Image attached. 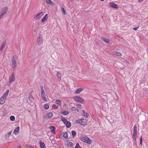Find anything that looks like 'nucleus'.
<instances>
[{"label": "nucleus", "mask_w": 148, "mask_h": 148, "mask_svg": "<svg viewBox=\"0 0 148 148\" xmlns=\"http://www.w3.org/2000/svg\"><path fill=\"white\" fill-rule=\"evenodd\" d=\"M10 134H11V132H9V133H8V134L9 135H10Z\"/></svg>", "instance_id": "nucleus-51"}, {"label": "nucleus", "mask_w": 148, "mask_h": 148, "mask_svg": "<svg viewBox=\"0 0 148 148\" xmlns=\"http://www.w3.org/2000/svg\"><path fill=\"white\" fill-rule=\"evenodd\" d=\"M109 4L110 6L112 8L115 9H118V8L117 5L113 2L109 3Z\"/></svg>", "instance_id": "nucleus-9"}, {"label": "nucleus", "mask_w": 148, "mask_h": 148, "mask_svg": "<svg viewBox=\"0 0 148 148\" xmlns=\"http://www.w3.org/2000/svg\"><path fill=\"white\" fill-rule=\"evenodd\" d=\"M46 2L47 4H50L51 5H53L54 4L53 1L51 0H46Z\"/></svg>", "instance_id": "nucleus-17"}, {"label": "nucleus", "mask_w": 148, "mask_h": 148, "mask_svg": "<svg viewBox=\"0 0 148 148\" xmlns=\"http://www.w3.org/2000/svg\"><path fill=\"white\" fill-rule=\"evenodd\" d=\"M3 15L1 14V15H0V19L2 17Z\"/></svg>", "instance_id": "nucleus-46"}, {"label": "nucleus", "mask_w": 148, "mask_h": 148, "mask_svg": "<svg viewBox=\"0 0 148 148\" xmlns=\"http://www.w3.org/2000/svg\"><path fill=\"white\" fill-rule=\"evenodd\" d=\"M8 10V8L7 7L3 8L1 11V14L3 15L7 13Z\"/></svg>", "instance_id": "nucleus-8"}, {"label": "nucleus", "mask_w": 148, "mask_h": 148, "mask_svg": "<svg viewBox=\"0 0 148 148\" xmlns=\"http://www.w3.org/2000/svg\"><path fill=\"white\" fill-rule=\"evenodd\" d=\"M5 99L3 98H1L0 99V104L1 105L3 104L5 102Z\"/></svg>", "instance_id": "nucleus-25"}, {"label": "nucleus", "mask_w": 148, "mask_h": 148, "mask_svg": "<svg viewBox=\"0 0 148 148\" xmlns=\"http://www.w3.org/2000/svg\"><path fill=\"white\" fill-rule=\"evenodd\" d=\"M66 126L68 127H70L71 126V124L70 122L68 121L66 123Z\"/></svg>", "instance_id": "nucleus-31"}, {"label": "nucleus", "mask_w": 148, "mask_h": 148, "mask_svg": "<svg viewBox=\"0 0 148 148\" xmlns=\"http://www.w3.org/2000/svg\"><path fill=\"white\" fill-rule=\"evenodd\" d=\"M84 89V88H81L77 89L75 91V94H78L80 92Z\"/></svg>", "instance_id": "nucleus-13"}, {"label": "nucleus", "mask_w": 148, "mask_h": 148, "mask_svg": "<svg viewBox=\"0 0 148 148\" xmlns=\"http://www.w3.org/2000/svg\"><path fill=\"white\" fill-rule=\"evenodd\" d=\"M29 148H34V147L32 146H30L29 147Z\"/></svg>", "instance_id": "nucleus-49"}, {"label": "nucleus", "mask_w": 148, "mask_h": 148, "mask_svg": "<svg viewBox=\"0 0 148 148\" xmlns=\"http://www.w3.org/2000/svg\"><path fill=\"white\" fill-rule=\"evenodd\" d=\"M12 63L13 68V69H15L17 66V63L16 62V59L14 56H13L12 58Z\"/></svg>", "instance_id": "nucleus-6"}, {"label": "nucleus", "mask_w": 148, "mask_h": 148, "mask_svg": "<svg viewBox=\"0 0 148 148\" xmlns=\"http://www.w3.org/2000/svg\"><path fill=\"white\" fill-rule=\"evenodd\" d=\"M44 15L43 12H40L36 14L34 17V18L36 20L40 19Z\"/></svg>", "instance_id": "nucleus-5"}, {"label": "nucleus", "mask_w": 148, "mask_h": 148, "mask_svg": "<svg viewBox=\"0 0 148 148\" xmlns=\"http://www.w3.org/2000/svg\"><path fill=\"white\" fill-rule=\"evenodd\" d=\"M29 101L32 102H33L34 100V99L33 96L30 94H29Z\"/></svg>", "instance_id": "nucleus-23"}, {"label": "nucleus", "mask_w": 148, "mask_h": 148, "mask_svg": "<svg viewBox=\"0 0 148 148\" xmlns=\"http://www.w3.org/2000/svg\"><path fill=\"white\" fill-rule=\"evenodd\" d=\"M48 18V14H47L43 17L41 19V21L42 23H44L47 21Z\"/></svg>", "instance_id": "nucleus-11"}, {"label": "nucleus", "mask_w": 148, "mask_h": 148, "mask_svg": "<svg viewBox=\"0 0 148 148\" xmlns=\"http://www.w3.org/2000/svg\"><path fill=\"white\" fill-rule=\"evenodd\" d=\"M73 145V143L72 142H69L68 144V145L70 146H71Z\"/></svg>", "instance_id": "nucleus-40"}, {"label": "nucleus", "mask_w": 148, "mask_h": 148, "mask_svg": "<svg viewBox=\"0 0 148 148\" xmlns=\"http://www.w3.org/2000/svg\"><path fill=\"white\" fill-rule=\"evenodd\" d=\"M75 148H81V147H80L79 144L78 143L76 144L75 147Z\"/></svg>", "instance_id": "nucleus-38"}, {"label": "nucleus", "mask_w": 148, "mask_h": 148, "mask_svg": "<svg viewBox=\"0 0 148 148\" xmlns=\"http://www.w3.org/2000/svg\"><path fill=\"white\" fill-rule=\"evenodd\" d=\"M73 99L75 101L79 103H83L84 102V100L80 97L78 96L73 97Z\"/></svg>", "instance_id": "nucleus-2"}, {"label": "nucleus", "mask_w": 148, "mask_h": 148, "mask_svg": "<svg viewBox=\"0 0 148 148\" xmlns=\"http://www.w3.org/2000/svg\"><path fill=\"white\" fill-rule=\"evenodd\" d=\"M81 105L80 104H78L77 105V107L80 109H81Z\"/></svg>", "instance_id": "nucleus-42"}, {"label": "nucleus", "mask_w": 148, "mask_h": 148, "mask_svg": "<svg viewBox=\"0 0 148 148\" xmlns=\"http://www.w3.org/2000/svg\"><path fill=\"white\" fill-rule=\"evenodd\" d=\"M41 95L45 94V90L43 86H40Z\"/></svg>", "instance_id": "nucleus-12"}, {"label": "nucleus", "mask_w": 148, "mask_h": 148, "mask_svg": "<svg viewBox=\"0 0 148 148\" xmlns=\"http://www.w3.org/2000/svg\"><path fill=\"white\" fill-rule=\"evenodd\" d=\"M82 112L83 116H84L86 118H87L89 116L87 112H85L84 110H82Z\"/></svg>", "instance_id": "nucleus-24"}, {"label": "nucleus", "mask_w": 148, "mask_h": 148, "mask_svg": "<svg viewBox=\"0 0 148 148\" xmlns=\"http://www.w3.org/2000/svg\"><path fill=\"white\" fill-rule=\"evenodd\" d=\"M55 103L59 105H61L62 104V103L61 101L59 100H56L55 102Z\"/></svg>", "instance_id": "nucleus-26"}, {"label": "nucleus", "mask_w": 148, "mask_h": 148, "mask_svg": "<svg viewBox=\"0 0 148 148\" xmlns=\"http://www.w3.org/2000/svg\"><path fill=\"white\" fill-rule=\"evenodd\" d=\"M76 108V107H72L71 108V110L72 111H75V110Z\"/></svg>", "instance_id": "nucleus-41"}, {"label": "nucleus", "mask_w": 148, "mask_h": 148, "mask_svg": "<svg viewBox=\"0 0 148 148\" xmlns=\"http://www.w3.org/2000/svg\"><path fill=\"white\" fill-rule=\"evenodd\" d=\"M44 108L45 109L48 110L49 108V106L48 104H46L44 105Z\"/></svg>", "instance_id": "nucleus-28"}, {"label": "nucleus", "mask_w": 148, "mask_h": 148, "mask_svg": "<svg viewBox=\"0 0 148 148\" xmlns=\"http://www.w3.org/2000/svg\"><path fill=\"white\" fill-rule=\"evenodd\" d=\"M43 40L41 35L39 36L37 39V42L38 45H40L43 44Z\"/></svg>", "instance_id": "nucleus-4"}, {"label": "nucleus", "mask_w": 148, "mask_h": 148, "mask_svg": "<svg viewBox=\"0 0 148 148\" xmlns=\"http://www.w3.org/2000/svg\"><path fill=\"white\" fill-rule=\"evenodd\" d=\"M75 110H76L77 112H79V111L78 109L77 108H76Z\"/></svg>", "instance_id": "nucleus-45"}, {"label": "nucleus", "mask_w": 148, "mask_h": 148, "mask_svg": "<svg viewBox=\"0 0 148 148\" xmlns=\"http://www.w3.org/2000/svg\"><path fill=\"white\" fill-rule=\"evenodd\" d=\"M19 130V127H17L14 130L13 133L15 135L18 134V132Z\"/></svg>", "instance_id": "nucleus-18"}, {"label": "nucleus", "mask_w": 148, "mask_h": 148, "mask_svg": "<svg viewBox=\"0 0 148 148\" xmlns=\"http://www.w3.org/2000/svg\"><path fill=\"white\" fill-rule=\"evenodd\" d=\"M80 140L82 141L89 144H90L92 143L91 140L86 136L80 137Z\"/></svg>", "instance_id": "nucleus-1"}, {"label": "nucleus", "mask_w": 148, "mask_h": 148, "mask_svg": "<svg viewBox=\"0 0 148 148\" xmlns=\"http://www.w3.org/2000/svg\"><path fill=\"white\" fill-rule=\"evenodd\" d=\"M61 11L64 15H66V12L63 8H62L61 9Z\"/></svg>", "instance_id": "nucleus-34"}, {"label": "nucleus", "mask_w": 148, "mask_h": 148, "mask_svg": "<svg viewBox=\"0 0 148 148\" xmlns=\"http://www.w3.org/2000/svg\"><path fill=\"white\" fill-rule=\"evenodd\" d=\"M71 133L73 137H74L76 134V132L75 131L73 130L72 131Z\"/></svg>", "instance_id": "nucleus-35"}, {"label": "nucleus", "mask_w": 148, "mask_h": 148, "mask_svg": "<svg viewBox=\"0 0 148 148\" xmlns=\"http://www.w3.org/2000/svg\"><path fill=\"white\" fill-rule=\"evenodd\" d=\"M10 119L12 121H14L15 120V117L14 116H11L10 117Z\"/></svg>", "instance_id": "nucleus-30"}, {"label": "nucleus", "mask_w": 148, "mask_h": 148, "mask_svg": "<svg viewBox=\"0 0 148 148\" xmlns=\"http://www.w3.org/2000/svg\"><path fill=\"white\" fill-rule=\"evenodd\" d=\"M137 134V132H133V139H136V136Z\"/></svg>", "instance_id": "nucleus-29"}, {"label": "nucleus", "mask_w": 148, "mask_h": 148, "mask_svg": "<svg viewBox=\"0 0 148 148\" xmlns=\"http://www.w3.org/2000/svg\"><path fill=\"white\" fill-rule=\"evenodd\" d=\"M40 147L41 148H46L45 145L44 143L40 142Z\"/></svg>", "instance_id": "nucleus-27"}, {"label": "nucleus", "mask_w": 148, "mask_h": 148, "mask_svg": "<svg viewBox=\"0 0 148 148\" xmlns=\"http://www.w3.org/2000/svg\"><path fill=\"white\" fill-rule=\"evenodd\" d=\"M142 142H141V141H140V144L141 145H142Z\"/></svg>", "instance_id": "nucleus-50"}, {"label": "nucleus", "mask_w": 148, "mask_h": 148, "mask_svg": "<svg viewBox=\"0 0 148 148\" xmlns=\"http://www.w3.org/2000/svg\"><path fill=\"white\" fill-rule=\"evenodd\" d=\"M100 1H104L105 0H100Z\"/></svg>", "instance_id": "nucleus-52"}, {"label": "nucleus", "mask_w": 148, "mask_h": 148, "mask_svg": "<svg viewBox=\"0 0 148 148\" xmlns=\"http://www.w3.org/2000/svg\"><path fill=\"white\" fill-rule=\"evenodd\" d=\"M68 133H65L63 135V137L65 138H67L68 137Z\"/></svg>", "instance_id": "nucleus-33"}, {"label": "nucleus", "mask_w": 148, "mask_h": 148, "mask_svg": "<svg viewBox=\"0 0 148 148\" xmlns=\"http://www.w3.org/2000/svg\"><path fill=\"white\" fill-rule=\"evenodd\" d=\"M6 45V42L5 41L4 42H3L1 45V46L0 50L1 51H2L3 49L4 48L5 46V45Z\"/></svg>", "instance_id": "nucleus-19"}, {"label": "nucleus", "mask_w": 148, "mask_h": 148, "mask_svg": "<svg viewBox=\"0 0 148 148\" xmlns=\"http://www.w3.org/2000/svg\"><path fill=\"white\" fill-rule=\"evenodd\" d=\"M76 123L80 124L82 125H85L87 123V121L86 119H82L76 120L75 121Z\"/></svg>", "instance_id": "nucleus-3"}, {"label": "nucleus", "mask_w": 148, "mask_h": 148, "mask_svg": "<svg viewBox=\"0 0 148 148\" xmlns=\"http://www.w3.org/2000/svg\"><path fill=\"white\" fill-rule=\"evenodd\" d=\"M138 28L135 27V28H133V29L134 30H136Z\"/></svg>", "instance_id": "nucleus-44"}, {"label": "nucleus", "mask_w": 148, "mask_h": 148, "mask_svg": "<svg viewBox=\"0 0 148 148\" xmlns=\"http://www.w3.org/2000/svg\"><path fill=\"white\" fill-rule=\"evenodd\" d=\"M15 79L14 74L13 73H12L9 77V82L10 83V84L11 82H14Z\"/></svg>", "instance_id": "nucleus-7"}, {"label": "nucleus", "mask_w": 148, "mask_h": 148, "mask_svg": "<svg viewBox=\"0 0 148 148\" xmlns=\"http://www.w3.org/2000/svg\"><path fill=\"white\" fill-rule=\"evenodd\" d=\"M133 132H137V127L134 125L133 127Z\"/></svg>", "instance_id": "nucleus-36"}, {"label": "nucleus", "mask_w": 148, "mask_h": 148, "mask_svg": "<svg viewBox=\"0 0 148 148\" xmlns=\"http://www.w3.org/2000/svg\"><path fill=\"white\" fill-rule=\"evenodd\" d=\"M9 91V90H7L6 92L1 97L5 99L8 95Z\"/></svg>", "instance_id": "nucleus-14"}, {"label": "nucleus", "mask_w": 148, "mask_h": 148, "mask_svg": "<svg viewBox=\"0 0 148 148\" xmlns=\"http://www.w3.org/2000/svg\"><path fill=\"white\" fill-rule=\"evenodd\" d=\"M42 99L45 101H47V96L45 94L41 95Z\"/></svg>", "instance_id": "nucleus-15"}, {"label": "nucleus", "mask_w": 148, "mask_h": 148, "mask_svg": "<svg viewBox=\"0 0 148 148\" xmlns=\"http://www.w3.org/2000/svg\"><path fill=\"white\" fill-rule=\"evenodd\" d=\"M50 129L51 130V132L53 134H56L55 130L56 128L54 126H51L50 127Z\"/></svg>", "instance_id": "nucleus-16"}, {"label": "nucleus", "mask_w": 148, "mask_h": 148, "mask_svg": "<svg viewBox=\"0 0 148 148\" xmlns=\"http://www.w3.org/2000/svg\"><path fill=\"white\" fill-rule=\"evenodd\" d=\"M101 39L102 40L105 42L106 43H108L110 42L109 40L108 39L104 37L101 38Z\"/></svg>", "instance_id": "nucleus-22"}, {"label": "nucleus", "mask_w": 148, "mask_h": 148, "mask_svg": "<svg viewBox=\"0 0 148 148\" xmlns=\"http://www.w3.org/2000/svg\"><path fill=\"white\" fill-rule=\"evenodd\" d=\"M114 54L117 56H121L122 55V54L120 52L117 51H115L114 52Z\"/></svg>", "instance_id": "nucleus-21"}, {"label": "nucleus", "mask_w": 148, "mask_h": 148, "mask_svg": "<svg viewBox=\"0 0 148 148\" xmlns=\"http://www.w3.org/2000/svg\"><path fill=\"white\" fill-rule=\"evenodd\" d=\"M57 73V77L58 78L59 81H60L61 80V77H62L61 74L58 72Z\"/></svg>", "instance_id": "nucleus-20"}, {"label": "nucleus", "mask_w": 148, "mask_h": 148, "mask_svg": "<svg viewBox=\"0 0 148 148\" xmlns=\"http://www.w3.org/2000/svg\"><path fill=\"white\" fill-rule=\"evenodd\" d=\"M52 108L54 109H56L58 108V107L55 104H53L52 106Z\"/></svg>", "instance_id": "nucleus-37"}, {"label": "nucleus", "mask_w": 148, "mask_h": 148, "mask_svg": "<svg viewBox=\"0 0 148 148\" xmlns=\"http://www.w3.org/2000/svg\"><path fill=\"white\" fill-rule=\"evenodd\" d=\"M69 113V112L66 111H64L62 113V114L65 116L67 115Z\"/></svg>", "instance_id": "nucleus-32"}, {"label": "nucleus", "mask_w": 148, "mask_h": 148, "mask_svg": "<svg viewBox=\"0 0 148 148\" xmlns=\"http://www.w3.org/2000/svg\"><path fill=\"white\" fill-rule=\"evenodd\" d=\"M17 148H21V145H19L17 147Z\"/></svg>", "instance_id": "nucleus-47"}, {"label": "nucleus", "mask_w": 148, "mask_h": 148, "mask_svg": "<svg viewBox=\"0 0 148 148\" xmlns=\"http://www.w3.org/2000/svg\"><path fill=\"white\" fill-rule=\"evenodd\" d=\"M140 141L142 142V136H141L140 139Z\"/></svg>", "instance_id": "nucleus-43"}, {"label": "nucleus", "mask_w": 148, "mask_h": 148, "mask_svg": "<svg viewBox=\"0 0 148 148\" xmlns=\"http://www.w3.org/2000/svg\"><path fill=\"white\" fill-rule=\"evenodd\" d=\"M53 116V114L52 112H50L47 114L45 116L44 118L46 119H50Z\"/></svg>", "instance_id": "nucleus-10"}, {"label": "nucleus", "mask_w": 148, "mask_h": 148, "mask_svg": "<svg viewBox=\"0 0 148 148\" xmlns=\"http://www.w3.org/2000/svg\"><path fill=\"white\" fill-rule=\"evenodd\" d=\"M62 120L63 121V122L65 124H66V123H67V122H68L67 120L65 119H62Z\"/></svg>", "instance_id": "nucleus-39"}, {"label": "nucleus", "mask_w": 148, "mask_h": 148, "mask_svg": "<svg viewBox=\"0 0 148 148\" xmlns=\"http://www.w3.org/2000/svg\"><path fill=\"white\" fill-rule=\"evenodd\" d=\"M142 1H143V0L141 1V0H139L138 1V2H142Z\"/></svg>", "instance_id": "nucleus-48"}]
</instances>
